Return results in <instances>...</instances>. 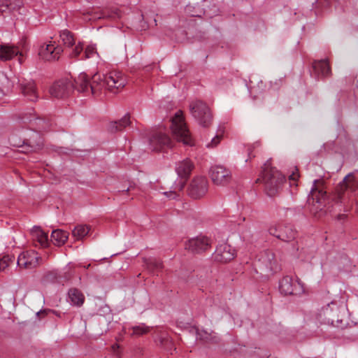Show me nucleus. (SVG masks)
Returning <instances> with one entry per match:
<instances>
[{
	"label": "nucleus",
	"instance_id": "nucleus-6",
	"mask_svg": "<svg viewBox=\"0 0 358 358\" xmlns=\"http://www.w3.org/2000/svg\"><path fill=\"white\" fill-rule=\"evenodd\" d=\"M257 266L267 271H277L279 269L278 259L270 250H264L257 255Z\"/></svg>",
	"mask_w": 358,
	"mask_h": 358
},
{
	"label": "nucleus",
	"instance_id": "nucleus-34",
	"mask_svg": "<svg viewBox=\"0 0 358 358\" xmlns=\"http://www.w3.org/2000/svg\"><path fill=\"white\" fill-rule=\"evenodd\" d=\"M13 256L5 255L0 259V271H4L14 261Z\"/></svg>",
	"mask_w": 358,
	"mask_h": 358
},
{
	"label": "nucleus",
	"instance_id": "nucleus-7",
	"mask_svg": "<svg viewBox=\"0 0 358 358\" xmlns=\"http://www.w3.org/2000/svg\"><path fill=\"white\" fill-rule=\"evenodd\" d=\"M279 290L284 295H300L305 292L303 285L292 277L285 276L279 283Z\"/></svg>",
	"mask_w": 358,
	"mask_h": 358
},
{
	"label": "nucleus",
	"instance_id": "nucleus-9",
	"mask_svg": "<svg viewBox=\"0 0 358 358\" xmlns=\"http://www.w3.org/2000/svg\"><path fill=\"white\" fill-rule=\"evenodd\" d=\"M150 148L155 151H160L164 148H171L173 141L162 129L154 131L149 140Z\"/></svg>",
	"mask_w": 358,
	"mask_h": 358
},
{
	"label": "nucleus",
	"instance_id": "nucleus-21",
	"mask_svg": "<svg viewBox=\"0 0 358 358\" xmlns=\"http://www.w3.org/2000/svg\"><path fill=\"white\" fill-rule=\"evenodd\" d=\"M194 164L189 159H186L176 164V170L178 175L182 178H187L190 175Z\"/></svg>",
	"mask_w": 358,
	"mask_h": 358
},
{
	"label": "nucleus",
	"instance_id": "nucleus-15",
	"mask_svg": "<svg viewBox=\"0 0 358 358\" xmlns=\"http://www.w3.org/2000/svg\"><path fill=\"white\" fill-rule=\"evenodd\" d=\"M40 257L34 250L22 252L17 258V265L20 268L31 269L37 266L39 264Z\"/></svg>",
	"mask_w": 358,
	"mask_h": 358
},
{
	"label": "nucleus",
	"instance_id": "nucleus-27",
	"mask_svg": "<svg viewBox=\"0 0 358 358\" xmlns=\"http://www.w3.org/2000/svg\"><path fill=\"white\" fill-rule=\"evenodd\" d=\"M21 5L22 0H0V11L3 13L7 10H15Z\"/></svg>",
	"mask_w": 358,
	"mask_h": 358
},
{
	"label": "nucleus",
	"instance_id": "nucleus-26",
	"mask_svg": "<svg viewBox=\"0 0 358 358\" xmlns=\"http://www.w3.org/2000/svg\"><path fill=\"white\" fill-rule=\"evenodd\" d=\"M131 123L130 116L126 114L121 120L117 122H111L110 124V130L112 132L122 131L126 127L129 126Z\"/></svg>",
	"mask_w": 358,
	"mask_h": 358
},
{
	"label": "nucleus",
	"instance_id": "nucleus-45",
	"mask_svg": "<svg viewBox=\"0 0 358 358\" xmlns=\"http://www.w3.org/2000/svg\"><path fill=\"white\" fill-rule=\"evenodd\" d=\"M110 17L115 18L116 17H119V15L117 13H114L113 15H109Z\"/></svg>",
	"mask_w": 358,
	"mask_h": 358
},
{
	"label": "nucleus",
	"instance_id": "nucleus-17",
	"mask_svg": "<svg viewBox=\"0 0 358 358\" xmlns=\"http://www.w3.org/2000/svg\"><path fill=\"white\" fill-rule=\"evenodd\" d=\"M84 47L83 43L79 42L72 49V52L70 53L71 58H78L80 55H82L79 59H85L93 57L95 55H97L96 48L95 45H89L85 48V52L83 53Z\"/></svg>",
	"mask_w": 358,
	"mask_h": 358
},
{
	"label": "nucleus",
	"instance_id": "nucleus-14",
	"mask_svg": "<svg viewBox=\"0 0 358 358\" xmlns=\"http://www.w3.org/2000/svg\"><path fill=\"white\" fill-rule=\"evenodd\" d=\"M208 182L207 178L203 176L195 177L189 187V195L194 199H198L203 197L208 192Z\"/></svg>",
	"mask_w": 358,
	"mask_h": 358
},
{
	"label": "nucleus",
	"instance_id": "nucleus-38",
	"mask_svg": "<svg viewBox=\"0 0 358 358\" xmlns=\"http://www.w3.org/2000/svg\"><path fill=\"white\" fill-rule=\"evenodd\" d=\"M209 336H210V335L206 331H203V332L198 331L197 332V338L199 340L207 341L209 338Z\"/></svg>",
	"mask_w": 358,
	"mask_h": 358
},
{
	"label": "nucleus",
	"instance_id": "nucleus-11",
	"mask_svg": "<svg viewBox=\"0 0 358 358\" xmlns=\"http://www.w3.org/2000/svg\"><path fill=\"white\" fill-rule=\"evenodd\" d=\"M63 52L62 48L55 41H50L41 45L38 50L40 57L46 61L58 59Z\"/></svg>",
	"mask_w": 358,
	"mask_h": 358
},
{
	"label": "nucleus",
	"instance_id": "nucleus-5",
	"mask_svg": "<svg viewBox=\"0 0 358 358\" xmlns=\"http://www.w3.org/2000/svg\"><path fill=\"white\" fill-rule=\"evenodd\" d=\"M189 110L192 116L201 126L206 127L211 124L212 114L206 103L199 100L192 101L189 105Z\"/></svg>",
	"mask_w": 358,
	"mask_h": 358
},
{
	"label": "nucleus",
	"instance_id": "nucleus-46",
	"mask_svg": "<svg viewBox=\"0 0 358 358\" xmlns=\"http://www.w3.org/2000/svg\"><path fill=\"white\" fill-rule=\"evenodd\" d=\"M43 145V143L42 142H40L37 144V146H38V149H40Z\"/></svg>",
	"mask_w": 358,
	"mask_h": 358
},
{
	"label": "nucleus",
	"instance_id": "nucleus-47",
	"mask_svg": "<svg viewBox=\"0 0 358 358\" xmlns=\"http://www.w3.org/2000/svg\"><path fill=\"white\" fill-rule=\"evenodd\" d=\"M68 267H69V270H71V268H73V266L71 264H69L68 265Z\"/></svg>",
	"mask_w": 358,
	"mask_h": 358
},
{
	"label": "nucleus",
	"instance_id": "nucleus-18",
	"mask_svg": "<svg viewBox=\"0 0 358 358\" xmlns=\"http://www.w3.org/2000/svg\"><path fill=\"white\" fill-rule=\"evenodd\" d=\"M23 95L31 101H36L38 99V93L34 81H26L21 84Z\"/></svg>",
	"mask_w": 358,
	"mask_h": 358
},
{
	"label": "nucleus",
	"instance_id": "nucleus-28",
	"mask_svg": "<svg viewBox=\"0 0 358 358\" xmlns=\"http://www.w3.org/2000/svg\"><path fill=\"white\" fill-rule=\"evenodd\" d=\"M147 268L152 273H158L163 268L162 262L155 258H149L145 260Z\"/></svg>",
	"mask_w": 358,
	"mask_h": 358
},
{
	"label": "nucleus",
	"instance_id": "nucleus-8",
	"mask_svg": "<svg viewBox=\"0 0 358 358\" xmlns=\"http://www.w3.org/2000/svg\"><path fill=\"white\" fill-rule=\"evenodd\" d=\"M268 232L271 235L285 242L294 240L297 233L292 225L283 224L271 225L268 229Z\"/></svg>",
	"mask_w": 358,
	"mask_h": 358
},
{
	"label": "nucleus",
	"instance_id": "nucleus-30",
	"mask_svg": "<svg viewBox=\"0 0 358 358\" xmlns=\"http://www.w3.org/2000/svg\"><path fill=\"white\" fill-rule=\"evenodd\" d=\"M59 36L65 45L68 47H73L75 45V38L70 31L67 29L62 31Z\"/></svg>",
	"mask_w": 358,
	"mask_h": 358
},
{
	"label": "nucleus",
	"instance_id": "nucleus-44",
	"mask_svg": "<svg viewBox=\"0 0 358 358\" xmlns=\"http://www.w3.org/2000/svg\"><path fill=\"white\" fill-rule=\"evenodd\" d=\"M180 187L179 189L181 190V189H182V188L185 186V181H182V182L180 181Z\"/></svg>",
	"mask_w": 358,
	"mask_h": 358
},
{
	"label": "nucleus",
	"instance_id": "nucleus-24",
	"mask_svg": "<svg viewBox=\"0 0 358 358\" xmlns=\"http://www.w3.org/2000/svg\"><path fill=\"white\" fill-rule=\"evenodd\" d=\"M68 232L61 229H56L52 231V232L51 241L53 243L54 245L60 246L66 243V241L68 239Z\"/></svg>",
	"mask_w": 358,
	"mask_h": 358
},
{
	"label": "nucleus",
	"instance_id": "nucleus-40",
	"mask_svg": "<svg viewBox=\"0 0 358 358\" xmlns=\"http://www.w3.org/2000/svg\"><path fill=\"white\" fill-rule=\"evenodd\" d=\"M299 177V175L298 173V170L296 169V172H293L292 174H291L289 176V178L290 180L296 181Z\"/></svg>",
	"mask_w": 358,
	"mask_h": 358
},
{
	"label": "nucleus",
	"instance_id": "nucleus-12",
	"mask_svg": "<svg viewBox=\"0 0 358 358\" xmlns=\"http://www.w3.org/2000/svg\"><path fill=\"white\" fill-rule=\"evenodd\" d=\"M209 175L213 182L216 185H226L231 180V171L221 165L212 166Z\"/></svg>",
	"mask_w": 358,
	"mask_h": 358
},
{
	"label": "nucleus",
	"instance_id": "nucleus-10",
	"mask_svg": "<svg viewBox=\"0 0 358 358\" xmlns=\"http://www.w3.org/2000/svg\"><path fill=\"white\" fill-rule=\"evenodd\" d=\"M211 240L206 236H198L185 242V247L192 253L200 254L211 248Z\"/></svg>",
	"mask_w": 358,
	"mask_h": 358
},
{
	"label": "nucleus",
	"instance_id": "nucleus-23",
	"mask_svg": "<svg viewBox=\"0 0 358 358\" xmlns=\"http://www.w3.org/2000/svg\"><path fill=\"white\" fill-rule=\"evenodd\" d=\"M68 297L70 303L76 306H81L85 301V296L77 288H71L69 290Z\"/></svg>",
	"mask_w": 358,
	"mask_h": 358
},
{
	"label": "nucleus",
	"instance_id": "nucleus-35",
	"mask_svg": "<svg viewBox=\"0 0 358 358\" xmlns=\"http://www.w3.org/2000/svg\"><path fill=\"white\" fill-rule=\"evenodd\" d=\"M34 120V124L37 126V129L39 131L47 129L48 123L43 119L36 118Z\"/></svg>",
	"mask_w": 358,
	"mask_h": 358
},
{
	"label": "nucleus",
	"instance_id": "nucleus-37",
	"mask_svg": "<svg viewBox=\"0 0 358 358\" xmlns=\"http://www.w3.org/2000/svg\"><path fill=\"white\" fill-rule=\"evenodd\" d=\"M261 145L259 142H255L252 145H248V156L250 158L255 157V155H252V151L254 149L259 148Z\"/></svg>",
	"mask_w": 358,
	"mask_h": 358
},
{
	"label": "nucleus",
	"instance_id": "nucleus-1",
	"mask_svg": "<svg viewBox=\"0 0 358 358\" xmlns=\"http://www.w3.org/2000/svg\"><path fill=\"white\" fill-rule=\"evenodd\" d=\"M126 83L127 78L120 71H112L106 75L95 73L92 77V94L99 96L105 90L116 93Z\"/></svg>",
	"mask_w": 358,
	"mask_h": 358
},
{
	"label": "nucleus",
	"instance_id": "nucleus-31",
	"mask_svg": "<svg viewBox=\"0 0 358 358\" xmlns=\"http://www.w3.org/2000/svg\"><path fill=\"white\" fill-rule=\"evenodd\" d=\"M90 228L87 225H78L74 228L72 234L77 239H82L88 234Z\"/></svg>",
	"mask_w": 358,
	"mask_h": 358
},
{
	"label": "nucleus",
	"instance_id": "nucleus-19",
	"mask_svg": "<svg viewBox=\"0 0 358 358\" xmlns=\"http://www.w3.org/2000/svg\"><path fill=\"white\" fill-rule=\"evenodd\" d=\"M91 83L92 80H89L86 73H81L75 80V86L73 85V88H76L78 92H80L92 94Z\"/></svg>",
	"mask_w": 358,
	"mask_h": 358
},
{
	"label": "nucleus",
	"instance_id": "nucleus-43",
	"mask_svg": "<svg viewBox=\"0 0 358 358\" xmlns=\"http://www.w3.org/2000/svg\"><path fill=\"white\" fill-rule=\"evenodd\" d=\"M118 348H119V345L117 344H114L112 346V349L114 352H115L117 350V349H118Z\"/></svg>",
	"mask_w": 358,
	"mask_h": 358
},
{
	"label": "nucleus",
	"instance_id": "nucleus-4",
	"mask_svg": "<svg viewBox=\"0 0 358 358\" xmlns=\"http://www.w3.org/2000/svg\"><path fill=\"white\" fill-rule=\"evenodd\" d=\"M171 129L174 138L185 145H192L193 139L187 127L182 112L178 110L171 120Z\"/></svg>",
	"mask_w": 358,
	"mask_h": 358
},
{
	"label": "nucleus",
	"instance_id": "nucleus-29",
	"mask_svg": "<svg viewBox=\"0 0 358 358\" xmlns=\"http://www.w3.org/2000/svg\"><path fill=\"white\" fill-rule=\"evenodd\" d=\"M357 186V183L355 180L354 176L349 174L344 178L343 182L341 185V189H343L345 188L346 190L350 189L351 191H355Z\"/></svg>",
	"mask_w": 358,
	"mask_h": 358
},
{
	"label": "nucleus",
	"instance_id": "nucleus-25",
	"mask_svg": "<svg viewBox=\"0 0 358 358\" xmlns=\"http://www.w3.org/2000/svg\"><path fill=\"white\" fill-rule=\"evenodd\" d=\"M33 238L36 240L42 247H47L48 245V234L40 227H35L32 230Z\"/></svg>",
	"mask_w": 358,
	"mask_h": 358
},
{
	"label": "nucleus",
	"instance_id": "nucleus-16",
	"mask_svg": "<svg viewBox=\"0 0 358 358\" xmlns=\"http://www.w3.org/2000/svg\"><path fill=\"white\" fill-rule=\"evenodd\" d=\"M235 257V250L227 243L219 245L213 255L215 261L220 263H227Z\"/></svg>",
	"mask_w": 358,
	"mask_h": 358
},
{
	"label": "nucleus",
	"instance_id": "nucleus-49",
	"mask_svg": "<svg viewBox=\"0 0 358 358\" xmlns=\"http://www.w3.org/2000/svg\"><path fill=\"white\" fill-rule=\"evenodd\" d=\"M90 266V264H88L86 268H88Z\"/></svg>",
	"mask_w": 358,
	"mask_h": 358
},
{
	"label": "nucleus",
	"instance_id": "nucleus-41",
	"mask_svg": "<svg viewBox=\"0 0 358 358\" xmlns=\"http://www.w3.org/2000/svg\"><path fill=\"white\" fill-rule=\"evenodd\" d=\"M164 194L165 195H166L167 196L173 198V199H174L177 196V194L176 193V192H164Z\"/></svg>",
	"mask_w": 358,
	"mask_h": 358
},
{
	"label": "nucleus",
	"instance_id": "nucleus-33",
	"mask_svg": "<svg viewBox=\"0 0 358 358\" xmlns=\"http://www.w3.org/2000/svg\"><path fill=\"white\" fill-rule=\"evenodd\" d=\"M133 336H142L143 334H148L150 331V327L148 326H145L144 324H141L137 326L132 327Z\"/></svg>",
	"mask_w": 358,
	"mask_h": 358
},
{
	"label": "nucleus",
	"instance_id": "nucleus-42",
	"mask_svg": "<svg viewBox=\"0 0 358 358\" xmlns=\"http://www.w3.org/2000/svg\"><path fill=\"white\" fill-rule=\"evenodd\" d=\"M31 115H29V117H23V120L24 122H26L27 121H29V122H32V119L31 118Z\"/></svg>",
	"mask_w": 358,
	"mask_h": 358
},
{
	"label": "nucleus",
	"instance_id": "nucleus-39",
	"mask_svg": "<svg viewBox=\"0 0 358 358\" xmlns=\"http://www.w3.org/2000/svg\"><path fill=\"white\" fill-rule=\"evenodd\" d=\"M341 260L342 262L338 263L339 264H343V268H345L346 265H348L350 263V259L346 255H343L341 257Z\"/></svg>",
	"mask_w": 358,
	"mask_h": 358
},
{
	"label": "nucleus",
	"instance_id": "nucleus-22",
	"mask_svg": "<svg viewBox=\"0 0 358 358\" xmlns=\"http://www.w3.org/2000/svg\"><path fill=\"white\" fill-rule=\"evenodd\" d=\"M313 68L315 73L318 76L327 77L331 74V68L327 59L314 62Z\"/></svg>",
	"mask_w": 358,
	"mask_h": 358
},
{
	"label": "nucleus",
	"instance_id": "nucleus-3",
	"mask_svg": "<svg viewBox=\"0 0 358 358\" xmlns=\"http://www.w3.org/2000/svg\"><path fill=\"white\" fill-rule=\"evenodd\" d=\"M327 196L323 182L315 180L308 196V203L312 206L310 211L315 216L320 217L323 213L327 204Z\"/></svg>",
	"mask_w": 358,
	"mask_h": 358
},
{
	"label": "nucleus",
	"instance_id": "nucleus-36",
	"mask_svg": "<svg viewBox=\"0 0 358 358\" xmlns=\"http://www.w3.org/2000/svg\"><path fill=\"white\" fill-rule=\"evenodd\" d=\"M222 134H217L216 135L212 140L210 143H208L207 145H206V147L207 148H215L216 147L220 142V140L222 138Z\"/></svg>",
	"mask_w": 358,
	"mask_h": 358
},
{
	"label": "nucleus",
	"instance_id": "nucleus-2",
	"mask_svg": "<svg viewBox=\"0 0 358 358\" xmlns=\"http://www.w3.org/2000/svg\"><path fill=\"white\" fill-rule=\"evenodd\" d=\"M285 181V176L275 168L271 167L268 163L264 164L262 176L257 180V182L264 183L265 192L269 196L277 195Z\"/></svg>",
	"mask_w": 358,
	"mask_h": 358
},
{
	"label": "nucleus",
	"instance_id": "nucleus-20",
	"mask_svg": "<svg viewBox=\"0 0 358 358\" xmlns=\"http://www.w3.org/2000/svg\"><path fill=\"white\" fill-rule=\"evenodd\" d=\"M20 54L17 47L8 44L0 45V59L3 61L10 60L15 56Z\"/></svg>",
	"mask_w": 358,
	"mask_h": 358
},
{
	"label": "nucleus",
	"instance_id": "nucleus-13",
	"mask_svg": "<svg viewBox=\"0 0 358 358\" xmlns=\"http://www.w3.org/2000/svg\"><path fill=\"white\" fill-rule=\"evenodd\" d=\"M73 90V84L68 79H62L55 82L50 88V94L52 97L63 99L68 96Z\"/></svg>",
	"mask_w": 358,
	"mask_h": 358
},
{
	"label": "nucleus",
	"instance_id": "nucleus-32",
	"mask_svg": "<svg viewBox=\"0 0 358 358\" xmlns=\"http://www.w3.org/2000/svg\"><path fill=\"white\" fill-rule=\"evenodd\" d=\"M9 88V80L7 76L0 72V98H1Z\"/></svg>",
	"mask_w": 358,
	"mask_h": 358
},
{
	"label": "nucleus",
	"instance_id": "nucleus-48",
	"mask_svg": "<svg viewBox=\"0 0 358 358\" xmlns=\"http://www.w3.org/2000/svg\"><path fill=\"white\" fill-rule=\"evenodd\" d=\"M154 24L156 26L157 25V20L155 19L153 20Z\"/></svg>",
	"mask_w": 358,
	"mask_h": 358
}]
</instances>
